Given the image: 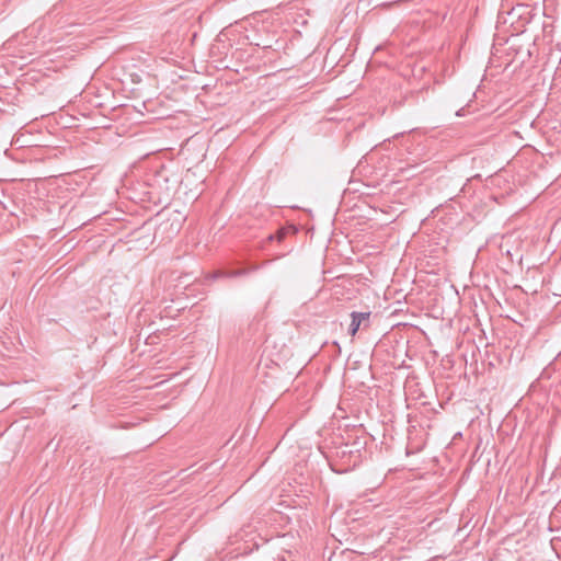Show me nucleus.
Listing matches in <instances>:
<instances>
[{"label": "nucleus", "instance_id": "6", "mask_svg": "<svg viewBox=\"0 0 561 561\" xmlns=\"http://www.w3.org/2000/svg\"><path fill=\"white\" fill-rule=\"evenodd\" d=\"M530 19H531V16H529V15H528V20H527V23H530Z\"/></svg>", "mask_w": 561, "mask_h": 561}, {"label": "nucleus", "instance_id": "4", "mask_svg": "<svg viewBox=\"0 0 561 561\" xmlns=\"http://www.w3.org/2000/svg\"><path fill=\"white\" fill-rule=\"evenodd\" d=\"M542 0H535L533 4L528 3V8L533 7L534 11H541L542 10Z\"/></svg>", "mask_w": 561, "mask_h": 561}, {"label": "nucleus", "instance_id": "2", "mask_svg": "<svg viewBox=\"0 0 561 561\" xmlns=\"http://www.w3.org/2000/svg\"><path fill=\"white\" fill-rule=\"evenodd\" d=\"M369 317H370V312H356V311H353L351 313V318H352V322H351V325H350V333H351V335H355L356 332L358 331L360 324L363 322H367L369 320Z\"/></svg>", "mask_w": 561, "mask_h": 561}, {"label": "nucleus", "instance_id": "5", "mask_svg": "<svg viewBox=\"0 0 561 561\" xmlns=\"http://www.w3.org/2000/svg\"><path fill=\"white\" fill-rule=\"evenodd\" d=\"M284 236H285V233L283 231H278L277 234L275 236V238H277V240L280 241ZM270 239L273 240L274 236H271Z\"/></svg>", "mask_w": 561, "mask_h": 561}, {"label": "nucleus", "instance_id": "3", "mask_svg": "<svg viewBox=\"0 0 561 561\" xmlns=\"http://www.w3.org/2000/svg\"><path fill=\"white\" fill-rule=\"evenodd\" d=\"M244 274H245V271H243V270H236V271H231V272H228V273L215 272L214 274L209 275V277L211 279H216V278H218L220 276L237 277V276L244 275Z\"/></svg>", "mask_w": 561, "mask_h": 561}, {"label": "nucleus", "instance_id": "1", "mask_svg": "<svg viewBox=\"0 0 561 561\" xmlns=\"http://www.w3.org/2000/svg\"><path fill=\"white\" fill-rule=\"evenodd\" d=\"M524 4H517L507 13L505 22L510 23L515 34H523L526 31V20L523 18Z\"/></svg>", "mask_w": 561, "mask_h": 561}]
</instances>
